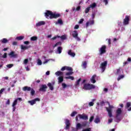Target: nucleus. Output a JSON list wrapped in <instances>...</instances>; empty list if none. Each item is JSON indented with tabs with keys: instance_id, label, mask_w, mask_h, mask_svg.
Segmentation results:
<instances>
[{
	"instance_id": "f257e3e1",
	"label": "nucleus",
	"mask_w": 131,
	"mask_h": 131,
	"mask_svg": "<svg viewBox=\"0 0 131 131\" xmlns=\"http://www.w3.org/2000/svg\"><path fill=\"white\" fill-rule=\"evenodd\" d=\"M45 16L47 19H49V17L50 19H58V18H60L61 16V14L56 12L53 13L50 10H47L45 13Z\"/></svg>"
},
{
	"instance_id": "f03ea898",
	"label": "nucleus",
	"mask_w": 131,
	"mask_h": 131,
	"mask_svg": "<svg viewBox=\"0 0 131 131\" xmlns=\"http://www.w3.org/2000/svg\"><path fill=\"white\" fill-rule=\"evenodd\" d=\"M83 89V90H85L86 91H90V90L96 89V86L93 84L85 83L84 84Z\"/></svg>"
},
{
	"instance_id": "7ed1b4c3",
	"label": "nucleus",
	"mask_w": 131,
	"mask_h": 131,
	"mask_svg": "<svg viewBox=\"0 0 131 131\" xmlns=\"http://www.w3.org/2000/svg\"><path fill=\"white\" fill-rule=\"evenodd\" d=\"M72 35L74 38H75L76 40L78 41H80L81 39L78 36V32H77V31L75 30L73 32Z\"/></svg>"
},
{
	"instance_id": "20e7f679",
	"label": "nucleus",
	"mask_w": 131,
	"mask_h": 131,
	"mask_svg": "<svg viewBox=\"0 0 131 131\" xmlns=\"http://www.w3.org/2000/svg\"><path fill=\"white\" fill-rule=\"evenodd\" d=\"M86 125H88V122L86 121L83 122L82 124L78 123L77 124V129H81L82 127H85Z\"/></svg>"
},
{
	"instance_id": "39448f33",
	"label": "nucleus",
	"mask_w": 131,
	"mask_h": 131,
	"mask_svg": "<svg viewBox=\"0 0 131 131\" xmlns=\"http://www.w3.org/2000/svg\"><path fill=\"white\" fill-rule=\"evenodd\" d=\"M107 61H104L103 62L101 63L100 68H101L102 72H104V71L106 70V67H107Z\"/></svg>"
},
{
	"instance_id": "423d86ee",
	"label": "nucleus",
	"mask_w": 131,
	"mask_h": 131,
	"mask_svg": "<svg viewBox=\"0 0 131 131\" xmlns=\"http://www.w3.org/2000/svg\"><path fill=\"white\" fill-rule=\"evenodd\" d=\"M130 16L129 15H126L125 18L123 20V24L124 25H128L129 24V19Z\"/></svg>"
},
{
	"instance_id": "0eeeda50",
	"label": "nucleus",
	"mask_w": 131,
	"mask_h": 131,
	"mask_svg": "<svg viewBox=\"0 0 131 131\" xmlns=\"http://www.w3.org/2000/svg\"><path fill=\"white\" fill-rule=\"evenodd\" d=\"M106 47L105 45H103L100 48V50H99V55L100 56L103 55V54H105L106 53Z\"/></svg>"
},
{
	"instance_id": "6e6552de",
	"label": "nucleus",
	"mask_w": 131,
	"mask_h": 131,
	"mask_svg": "<svg viewBox=\"0 0 131 131\" xmlns=\"http://www.w3.org/2000/svg\"><path fill=\"white\" fill-rule=\"evenodd\" d=\"M122 113V110L120 108H118L116 111V117L118 120H120V118H119V115H120Z\"/></svg>"
},
{
	"instance_id": "1a4fd4ad",
	"label": "nucleus",
	"mask_w": 131,
	"mask_h": 131,
	"mask_svg": "<svg viewBox=\"0 0 131 131\" xmlns=\"http://www.w3.org/2000/svg\"><path fill=\"white\" fill-rule=\"evenodd\" d=\"M39 101H40V99L37 98L32 100L28 101V103L32 106L33 105H34V104H35L36 103V102H39Z\"/></svg>"
},
{
	"instance_id": "9d476101",
	"label": "nucleus",
	"mask_w": 131,
	"mask_h": 131,
	"mask_svg": "<svg viewBox=\"0 0 131 131\" xmlns=\"http://www.w3.org/2000/svg\"><path fill=\"white\" fill-rule=\"evenodd\" d=\"M66 127L64 129H69L70 128V121L68 119H66L65 120Z\"/></svg>"
},
{
	"instance_id": "9b49d317",
	"label": "nucleus",
	"mask_w": 131,
	"mask_h": 131,
	"mask_svg": "<svg viewBox=\"0 0 131 131\" xmlns=\"http://www.w3.org/2000/svg\"><path fill=\"white\" fill-rule=\"evenodd\" d=\"M8 55L11 58H17L18 57V54L15 53L14 51H11Z\"/></svg>"
},
{
	"instance_id": "f8f14e48",
	"label": "nucleus",
	"mask_w": 131,
	"mask_h": 131,
	"mask_svg": "<svg viewBox=\"0 0 131 131\" xmlns=\"http://www.w3.org/2000/svg\"><path fill=\"white\" fill-rule=\"evenodd\" d=\"M47 89H48V86L46 84H42L40 88L39 91L40 92H47Z\"/></svg>"
},
{
	"instance_id": "ddd939ff",
	"label": "nucleus",
	"mask_w": 131,
	"mask_h": 131,
	"mask_svg": "<svg viewBox=\"0 0 131 131\" xmlns=\"http://www.w3.org/2000/svg\"><path fill=\"white\" fill-rule=\"evenodd\" d=\"M97 77V75L95 74L93 75L91 78L90 79V81L92 83H96V78Z\"/></svg>"
},
{
	"instance_id": "4468645a",
	"label": "nucleus",
	"mask_w": 131,
	"mask_h": 131,
	"mask_svg": "<svg viewBox=\"0 0 131 131\" xmlns=\"http://www.w3.org/2000/svg\"><path fill=\"white\" fill-rule=\"evenodd\" d=\"M55 84V82L52 83L49 82L47 84L48 86L49 87L50 91H54V85Z\"/></svg>"
},
{
	"instance_id": "2eb2a0df",
	"label": "nucleus",
	"mask_w": 131,
	"mask_h": 131,
	"mask_svg": "<svg viewBox=\"0 0 131 131\" xmlns=\"http://www.w3.org/2000/svg\"><path fill=\"white\" fill-rule=\"evenodd\" d=\"M78 116L80 119H83L84 120H88V119H89V117L86 115L79 114Z\"/></svg>"
},
{
	"instance_id": "dca6fc26",
	"label": "nucleus",
	"mask_w": 131,
	"mask_h": 131,
	"mask_svg": "<svg viewBox=\"0 0 131 131\" xmlns=\"http://www.w3.org/2000/svg\"><path fill=\"white\" fill-rule=\"evenodd\" d=\"M95 24V20H90L89 21H87L86 23V27L88 28V26H90V25H94Z\"/></svg>"
},
{
	"instance_id": "f3484780",
	"label": "nucleus",
	"mask_w": 131,
	"mask_h": 131,
	"mask_svg": "<svg viewBox=\"0 0 131 131\" xmlns=\"http://www.w3.org/2000/svg\"><path fill=\"white\" fill-rule=\"evenodd\" d=\"M23 91H24V92H30V91H31V88L27 86H24L23 88Z\"/></svg>"
},
{
	"instance_id": "a211bd4d",
	"label": "nucleus",
	"mask_w": 131,
	"mask_h": 131,
	"mask_svg": "<svg viewBox=\"0 0 131 131\" xmlns=\"http://www.w3.org/2000/svg\"><path fill=\"white\" fill-rule=\"evenodd\" d=\"M46 24V22L44 21H40L38 23L36 24V26L38 27L39 26H41V25H45Z\"/></svg>"
},
{
	"instance_id": "6ab92c4d",
	"label": "nucleus",
	"mask_w": 131,
	"mask_h": 131,
	"mask_svg": "<svg viewBox=\"0 0 131 131\" xmlns=\"http://www.w3.org/2000/svg\"><path fill=\"white\" fill-rule=\"evenodd\" d=\"M68 55L71 57H75V53L72 52V50H69Z\"/></svg>"
},
{
	"instance_id": "aec40b11",
	"label": "nucleus",
	"mask_w": 131,
	"mask_h": 131,
	"mask_svg": "<svg viewBox=\"0 0 131 131\" xmlns=\"http://www.w3.org/2000/svg\"><path fill=\"white\" fill-rule=\"evenodd\" d=\"M107 104L109 106V107H105L106 110H112V109H113V108H114V106L113 105H110V103L107 102Z\"/></svg>"
},
{
	"instance_id": "412c9836",
	"label": "nucleus",
	"mask_w": 131,
	"mask_h": 131,
	"mask_svg": "<svg viewBox=\"0 0 131 131\" xmlns=\"http://www.w3.org/2000/svg\"><path fill=\"white\" fill-rule=\"evenodd\" d=\"M30 48H31V46H24L23 45H21V50H28Z\"/></svg>"
},
{
	"instance_id": "4be33fe9",
	"label": "nucleus",
	"mask_w": 131,
	"mask_h": 131,
	"mask_svg": "<svg viewBox=\"0 0 131 131\" xmlns=\"http://www.w3.org/2000/svg\"><path fill=\"white\" fill-rule=\"evenodd\" d=\"M56 75H57V76H62L63 73V72H61V71H57L55 73Z\"/></svg>"
},
{
	"instance_id": "5701e85b",
	"label": "nucleus",
	"mask_w": 131,
	"mask_h": 131,
	"mask_svg": "<svg viewBox=\"0 0 131 131\" xmlns=\"http://www.w3.org/2000/svg\"><path fill=\"white\" fill-rule=\"evenodd\" d=\"M63 80H64V78H63V76H60L58 77L59 83H61V82H63Z\"/></svg>"
},
{
	"instance_id": "b1692460",
	"label": "nucleus",
	"mask_w": 131,
	"mask_h": 131,
	"mask_svg": "<svg viewBox=\"0 0 131 131\" xmlns=\"http://www.w3.org/2000/svg\"><path fill=\"white\" fill-rule=\"evenodd\" d=\"M56 24H60V25H63V20L60 18L58 19V21L56 23Z\"/></svg>"
},
{
	"instance_id": "393cba45",
	"label": "nucleus",
	"mask_w": 131,
	"mask_h": 131,
	"mask_svg": "<svg viewBox=\"0 0 131 131\" xmlns=\"http://www.w3.org/2000/svg\"><path fill=\"white\" fill-rule=\"evenodd\" d=\"M86 65H87L86 61H83L82 62L81 66H82L84 69H86Z\"/></svg>"
},
{
	"instance_id": "a878e982",
	"label": "nucleus",
	"mask_w": 131,
	"mask_h": 131,
	"mask_svg": "<svg viewBox=\"0 0 131 131\" xmlns=\"http://www.w3.org/2000/svg\"><path fill=\"white\" fill-rule=\"evenodd\" d=\"M106 111L108 112L109 117H112V110H106Z\"/></svg>"
},
{
	"instance_id": "bb28decb",
	"label": "nucleus",
	"mask_w": 131,
	"mask_h": 131,
	"mask_svg": "<svg viewBox=\"0 0 131 131\" xmlns=\"http://www.w3.org/2000/svg\"><path fill=\"white\" fill-rule=\"evenodd\" d=\"M96 7H97V4L94 3H93L92 4H91L89 6V8H92V9H94V8H96Z\"/></svg>"
},
{
	"instance_id": "cd10ccee",
	"label": "nucleus",
	"mask_w": 131,
	"mask_h": 131,
	"mask_svg": "<svg viewBox=\"0 0 131 131\" xmlns=\"http://www.w3.org/2000/svg\"><path fill=\"white\" fill-rule=\"evenodd\" d=\"M62 50H63V48H62L61 47H59L57 48V52L58 54H61L62 53Z\"/></svg>"
},
{
	"instance_id": "c85d7f7f",
	"label": "nucleus",
	"mask_w": 131,
	"mask_h": 131,
	"mask_svg": "<svg viewBox=\"0 0 131 131\" xmlns=\"http://www.w3.org/2000/svg\"><path fill=\"white\" fill-rule=\"evenodd\" d=\"M24 36H20L16 37V39H17V40H22L23 39H24Z\"/></svg>"
},
{
	"instance_id": "c756f323",
	"label": "nucleus",
	"mask_w": 131,
	"mask_h": 131,
	"mask_svg": "<svg viewBox=\"0 0 131 131\" xmlns=\"http://www.w3.org/2000/svg\"><path fill=\"white\" fill-rule=\"evenodd\" d=\"M124 78V75H119L118 78H117V80L118 81H119V80H120V79H122V78Z\"/></svg>"
},
{
	"instance_id": "7c9ffc66",
	"label": "nucleus",
	"mask_w": 131,
	"mask_h": 131,
	"mask_svg": "<svg viewBox=\"0 0 131 131\" xmlns=\"http://www.w3.org/2000/svg\"><path fill=\"white\" fill-rule=\"evenodd\" d=\"M90 10H91V7H88V8H86L84 11L85 14H88V13H89V12H90Z\"/></svg>"
},
{
	"instance_id": "2f4dec72",
	"label": "nucleus",
	"mask_w": 131,
	"mask_h": 131,
	"mask_svg": "<svg viewBox=\"0 0 131 131\" xmlns=\"http://www.w3.org/2000/svg\"><path fill=\"white\" fill-rule=\"evenodd\" d=\"M94 122L95 123H99V122H100V118H99L98 117L95 118L94 120Z\"/></svg>"
},
{
	"instance_id": "473e14b6",
	"label": "nucleus",
	"mask_w": 131,
	"mask_h": 131,
	"mask_svg": "<svg viewBox=\"0 0 131 131\" xmlns=\"http://www.w3.org/2000/svg\"><path fill=\"white\" fill-rule=\"evenodd\" d=\"M66 79H71V80H74V77L71 76L66 77Z\"/></svg>"
},
{
	"instance_id": "72a5a7b5",
	"label": "nucleus",
	"mask_w": 131,
	"mask_h": 131,
	"mask_svg": "<svg viewBox=\"0 0 131 131\" xmlns=\"http://www.w3.org/2000/svg\"><path fill=\"white\" fill-rule=\"evenodd\" d=\"M31 40H32V41H34L35 40H37V37L32 36V37H31Z\"/></svg>"
},
{
	"instance_id": "f704fd0d",
	"label": "nucleus",
	"mask_w": 131,
	"mask_h": 131,
	"mask_svg": "<svg viewBox=\"0 0 131 131\" xmlns=\"http://www.w3.org/2000/svg\"><path fill=\"white\" fill-rule=\"evenodd\" d=\"M76 114H77V112H76V111L73 112L71 114V116L72 117H74V116H75V115H76Z\"/></svg>"
},
{
	"instance_id": "c9c22d12",
	"label": "nucleus",
	"mask_w": 131,
	"mask_h": 131,
	"mask_svg": "<svg viewBox=\"0 0 131 131\" xmlns=\"http://www.w3.org/2000/svg\"><path fill=\"white\" fill-rule=\"evenodd\" d=\"M61 45H62V42H61V41L57 42L56 44L54 45L53 48H56L57 46H61Z\"/></svg>"
},
{
	"instance_id": "e433bc0d",
	"label": "nucleus",
	"mask_w": 131,
	"mask_h": 131,
	"mask_svg": "<svg viewBox=\"0 0 131 131\" xmlns=\"http://www.w3.org/2000/svg\"><path fill=\"white\" fill-rule=\"evenodd\" d=\"M66 70H68V71H73V69L70 67H66Z\"/></svg>"
},
{
	"instance_id": "4c0bfd02",
	"label": "nucleus",
	"mask_w": 131,
	"mask_h": 131,
	"mask_svg": "<svg viewBox=\"0 0 131 131\" xmlns=\"http://www.w3.org/2000/svg\"><path fill=\"white\" fill-rule=\"evenodd\" d=\"M2 43H7V42H8V39H7L6 38H3L2 40Z\"/></svg>"
},
{
	"instance_id": "58836bf2",
	"label": "nucleus",
	"mask_w": 131,
	"mask_h": 131,
	"mask_svg": "<svg viewBox=\"0 0 131 131\" xmlns=\"http://www.w3.org/2000/svg\"><path fill=\"white\" fill-rule=\"evenodd\" d=\"M34 94H35V91L33 89H31V96H34Z\"/></svg>"
},
{
	"instance_id": "ea45409f",
	"label": "nucleus",
	"mask_w": 131,
	"mask_h": 131,
	"mask_svg": "<svg viewBox=\"0 0 131 131\" xmlns=\"http://www.w3.org/2000/svg\"><path fill=\"white\" fill-rule=\"evenodd\" d=\"M81 81V78H79L76 82V85H79V82Z\"/></svg>"
},
{
	"instance_id": "a19ab883",
	"label": "nucleus",
	"mask_w": 131,
	"mask_h": 131,
	"mask_svg": "<svg viewBox=\"0 0 131 131\" xmlns=\"http://www.w3.org/2000/svg\"><path fill=\"white\" fill-rule=\"evenodd\" d=\"M17 100H15L12 103V107H15L17 105Z\"/></svg>"
},
{
	"instance_id": "79ce46f5",
	"label": "nucleus",
	"mask_w": 131,
	"mask_h": 131,
	"mask_svg": "<svg viewBox=\"0 0 131 131\" xmlns=\"http://www.w3.org/2000/svg\"><path fill=\"white\" fill-rule=\"evenodd\" d=\"M73 74V72L71 71L70 72L66 73V75H67V76L72 75Z\"/></svg>"
},
{
	"instance_id": "37998d69",
	"label": "nucleus",
	"mask_w": 131,
	"mask_h": 131,
	"mask_svg": "<svg viewBox=\"0 0 131 131\" xmlns=\"http://www.w3.org/2000/svg\"><path fill=\"white\" fill-rule=\"evenodd\" d=\"M57 38H60V36H54L52 38V40H55V39H57Z\"/></svg>"
},
{
	"instance_id": "c03bdc74",
	"label": "nucleus",
	"mask_w": 131,
	"mask_h": 131,
	"mask_svg": "<svg viewBox=\"0 0 131 131\" xmlns=\"http://www.w3.org/2000/svg\"><path fill=\"white\" fill-rule=\"evenodd\" d=\"M6 66L8 68H12V67H13V66H14V64H7Z\"/></svg>"
},
{
	"instance_id": "a18cd8bd",
	"label": "nucleus",
	"mask_w": 131,
	"mask_h": 131,
	"mask_svg": "<svg viewBox=\"0 0 131 131\" xmlns=\"http://www.w3.org/2000/svg\"><path fill=\"white\" fill-rule=\"evenodd\" d=\"M94 118H95L94 116H91L90 118V122H92L94 120Z\"/></svg>"
},
{
	"instance_id": "49530a36",
	"label": "nucleus",
	"mask_w": 131,
	"mask_h": 131,
	"mask_svg": "<svg viewBox=\"0 0 131 131\" xmlns=\"http://www.w3.org/2000/svg\"><path fill=\"white\" fill-rule=\"evenodd\" d=\"M83 21H84V19L83 18L80 19L79 21V24H82V23H83Z\"/></svg>"
},
{
	"instance_id": "de8ad7c7",
	"label": "nucleus",
	"mask_w": 131,
	"mask_h": 131,
	"mask_svg": "<svg viewBox=\"0 0 131 131\" xmlns=\"http://www.w3.org/2000/svg\"><path fill=\"white\" fill-rule=\"evenodd\" d=\"M62 86L63 89H66V88L67 87V85L66 84H65V83H62Z\"/></svg>"
},
{
	"instance_id": "09e8293b",
	"label": "nucleus",
	"mask_w": 131,
	"mask_h": 131,
	"mask_svg": "<svg viewBox=\"0 0 131 131\" xmlns=\"http://www.w3.org/2000/svg\"><path fill=\"white\" fill-rule=\"evenodd\" d=\"M59 38H61V39H62V40H64L66 38V36L63 35L60 36Z\"/></svg>"
},
{
	"instance_id": "8fccbe9b",
	"label": "nucleus",
	"mask_w": 131,
	"mask_h": 131,
	"mask_svg": "<svg viewBox=\"0 0 131 131\" xmlns=\"http://www.w3.org/2000/svg\"><path fill=\"white\" fill-rule=\"evenodd\" d=\"M27 63H28V59H25L24 61V64L26 65V64H27Z\"/></svg>"
},
{
	"instance_id": "3c124183",
	"label": "nucleus",
	"mask_w": 131,
	"mask_h": 131,
	"mask_svg": "<svg viewBox=\"0 0 131 131\" xmlns=\"http://www.w3.org/2000/svg\"><path fill=\"white\" fill-rule=\"evenodd\" d=\"M38 65H41L42 64V62H41V60H38L37 62Z\"/></svg>"
},
{
	"instance_id": "603ef678",
	"label": "nucleus",
	"mask_w": 131,
	"mask_h": 131,
	"mask_svg": "<svg viewBox=\"0 0 131 131\" xmlns=\"http://www.w3.org/2000/svg\"><path fill=\"white\" fill-rule=\"evenodd\" d=\"M78 129H77V127L76 128L74 127H73L72 129V131H78Z\"/></svg>"
},
{
	"instance_id": "864d4df0",
	"label": "nucleus",
	"mask_w": 131,
	"mask_h": 131,
	"mask_svg": "<svg viewBox=\"0 0 131 131\" xmlns=\"http://www.w3.org/2000/svg\"><path fill=\"white\" fill-rule=\"evenodd\" d=\"M91 128H85L83 129L82 131H91Z\"/></svg>"
},
{
	"instance_id": "5fc2aeb1",
	"label": "nucleus",
	"mask_w": 131,
	"mask_h": 131,
	"mask_svg": "<svg viewBox=\"0 0 131 131\" xmlns=\"http://www.w3.org/2000/svg\"><path fill=\"white\" fill-rule=\"evenodd\" d=\"M79 28V26L78 25H76L74 27V29H78Z\"/></svg>"
},
{
	"instance_id": "6e6d98bb",
	"label": "nucleus",
	"mask_w": 131,
	"mask_h": 131,
	"mask_svg": "<svg viewBox=\"0 0 131 131\" xmlns=\"http://www.w3.org/2000/svg\"><path fill=\"white\" fill-rule=\"evenodd\" d=\"M103 3H105V6L108 5V0H103Z\"/></svg>"
},
{
	"instance_id": "4d7b16f0",
	"label": "nucleus",
	"mask_w": 131,
	"mask_h": 131,
	"mask_svg": "<svg viewBox=\"0 0 131 131\" xmlns=\"http://www.w3.org/2000/svg\"><path fill=\"white\" fill-rule=\"evenodd\" d=\"M100 106H103V105H105V102H104V101H102L100 102Z\"/></svg>"
},
{
	"instance_id": "13d9d810",
	"label": "nucleus",
	"mask_w": 131,
	"mask_h": 131,
	"mask_svg": "<svg viewBox=\"0 0 131 131\" xmlns=\"http://www.w3.org/2000/svg\"><path fill=\"white\" fill-rule=\"evenodd\" d=\"M81 8L80 7V6H78L76 9V11H80V10H81Z\"/></svg>"
},
{
	"instance_id": "bf43d9fd",
	"label": "nucleus",
	"mask_w": 131,
	"mask_h": 131,
	"mask_svg": "<svg viewBox=\"0 0 131 131\" xmlns=\"http://www.w3.org/2000/svg\"><path fill=\"white\" fill-rule=\"evenodd\" d=\"M64 70H66V67H63L61 69V71H64Z\"/></svg>"
},
{
	"instance_id": "052dcab7",
	"label": "nucleus",
	"mask_w": 131,
	"mask_h": 131,
	"mask_svg": "<svg viewBox=\"0 0 131 131\" xmlns=\"http://www.w3.org/2000/svg\"><path fill=\"white\" fill-rule=\"evenodd\" d=\"M113 121V119H110L108 120V123H111V122H112Z\"/></svg>"
},
{
	"instance_id": "680f3d73",
	"label": "nucleus",
	"mask_w": 131,
	"mask_h": 131,
	"mask_svg": "<svg viewBox=\"0 0 131 131\" xmlns=\"http://www.w3.org/2000/svg\"><path fill=\"white\" fill-rule=\"evenodd\" d=\"M3 58L6 59L7 58V53H4V55L3 56Z\"/></svg>"
},
{
	"instance_id": "e2e57ef3",
	"label": "nucleus",
	"mask_w": 131,
	"mask_h": 131,
	"mask_svg": "<svg viewBox=\"0 0 131 131\" xmlns=\"http://www.w3.org/2000/svg\"><path fill=\"white\" fill-rule=\"evenodd\" d=\"M6 105H10V99H8L7 102H6Z\"/></svg>"
},
{
	"instance_id": "0e129e2a",
	"label": "nucleus",
	"mask_w": 131,
	"mask_h": 131,
	"mask_svg": "<svg viewBox=\"0 0 131 131\" xmlns=\"http://www.w3.org/2000/svg\"><path fill=\"white\" fill-rule=\"evenodd\" d=\"M4 91H5V89L3 88L0 90V94H3L4 93Z\"/></svg>"
},
{
	"instance_id": "69168bd1",
	"label": "nucleus",
	"mask_w": 131,
	"mask_h": 131,
	"mask_svg": "<svg viewBox=\"0 0 131 131\" xmlns=\"http://www.w3.org/2000/svg\"><path fill=\"white\" fill-rule=\"evenodd\" d=\"M17 43H18L16 41H14V42H13L12 45H13V46H17Z\"/></svg>"
},
{
	"instance_id": "338daca9",
	"label": "nucleus",
	"mask_w": 131,
	"mask_h": 131,
	"mask_svg": "<svg viewBox=\"0 0 131 131\" xmlns=\"http://www.w3.org/2000/svg\"><path fill=\"white\" fill-rule=\"evenodd\" d=\"M24 43L25 45H29V41H25L24 42Z\"/></svg>"
},
{
	"instance_id": "774afa93",
	"label": "nucleus",
	"mask_w": 131,
	"mask_h": 131,
	"mask_svg": "<svg viewBox=\"0 0 131 131\" xmlns=\"http://www.w3.org/2000/svg\"><path fill=\"white\" fill-rule=\"evenodd\" d=\"M89 105H90V106H94V102H90L89 103Z\"/></svg>"
}]
</instances>
